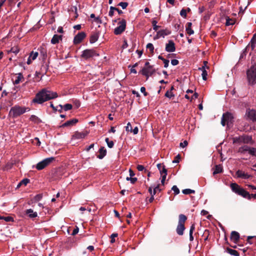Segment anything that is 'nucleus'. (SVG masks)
I'll list each match as a JSON object with an SVG mask.
<instances>
[{
	"label": "nucleus",
	"mask_w": 256,
	"mask_h": 256,
	"mask_svg": "<svg viewBox=\"0 0 256 256\" xmlns=\"http://www.w3.org/2000/svg\"><path fill=\"white\" fill-rule=\"evenodd\" d=\"M29 110L30 109L28 108L20 106H15L10 108L9 112V116L15 118L24 114L26 111Z\"/></svg>",
	"instance_id": "nucleus-2"
},
{
	"label": "nucleus",
	"mask_w": 256,
	"mask_h": 256,
	"mask_svg": "<svg viewBox=\"0 0 256 256\" xmlns=\"http://www.w3.org/2000/svg\"><path fill=\"white\" fill-rule=\"evenodd\" d=\"M233 116L232 114L229 112L224 114L222 118L221 124L223 126L226 124L230 126L232 124Z\"/></svg>",
	"instance_id": "nucleus-8"
},
{
	"label": "nucleus",
	"mask_w": 256,
	"mask_h": 256,
	"mask_svg": "<svg viewBox=\"0 0 256 256\" xmlns=\"http://www.w3.org/2000/svg\"><path fill=\"white\" fill-rule=\"evenodd\" d=\"M118 236V234H112V235H111V240H110V242L112 243H114L115 242V238H116V236Z\"/></svg>",
	"instance_id": "nucleus-51"
},
{
	"label": "nucleus",
	"mask_w": 256,
	"mask_h": 256,
	"mask_svg": "<svg viewBox=\"0 0 256 256\" xmlns=\"http://www.w3.org/2000/svg\"><path fill=\"white\" fill-rule=\"evenodd\" d=\"M107 144L108 148H112L114 146V144L112 141L110 140L108 142Z\"/></svg>",
	"instance_id": "nucleus-58"
},
{
	"label": "nucleus",
	"mask_w": 256,
	"mask_h": 256,
	"mask_svg": "<svg viewBox=\"0 0 256 256\" xmlns=\"http://www.w3.org/2000/svg\"><path fill=\"white\" fill-rule=\"evenodd\" d=\"M86 135L87 134L85 132H77L73 136V138L75 139H82L84 138Z\"/></svg>",
	"instance_id": "nucleus-23"
},
{
	"label": "nucleus",
	"mask_w": 256,
	"mask_h": 256,
	"mask_svg": "<svg viewBox=\"0 0 256 256\" xmlns=\"http://www.w3.org/2000/svg\"><path fill=\"white\" fill-rule=\"evenodd\" d=\"M116 10V8H114L112 6H110V11L108 12V16H110V17H112L114 14V12Z\"/></svg>",
	"instance_id": "nucleus-39"
},
{
	"label": "nucleus",
	"mask_w": 256,
	"mask_h": 256,
	"mask_svg": "<svg viewBox=\"0 0 256 256\" xmlns=\"http://www.w3.org/2000/svg\"><path fill=\"white\" fill-rule=\"evenodd\" d=\"M226 26L232 25L234 24V21L232 19L228 17L226 18Z\"/></svg>",
	"instance_id": "nucleus-41"
},
{
	"label": "nucleus",
	"mask_w": 256,
	"mask_h": 256,
	"mask_svg": "<svg viewBox=\"0 0 256 256\" xmlns=\"http://www.w3.org/2000/svg\"><path fill=\"white\" fill-rule=\"evenodd\" d=\"M195 229V226L194 224H192V226H190V233H193L194 230Z\"/></svg>",
	"instance_id": "nucleus-64"
},
{
	"label": "nucleus",
	"mask_w": 256,
	"mask_h": 256,
	"mask_svg": "<svg viewBox=\"0 0 256 256\" xmlns=\"http://www.w3.org/2000/svg\"><path fill=\"white\" fill-rule=\"evenodd\" d=\"M236 174L238 177L242 178L244 179H248L250 177L249 174L240 170H238L236 172Z\"/></svg>",
	"instance_id": "nucleus-20"
},
{
	"label": "nucleus",
	"mask_w": 256,
	"mask_h": 256,
	"mask_svg": "<svg viewBox=\"0 0 256 256\" xmlns=\"http://www.w3.org/2000/svg\"><path fill=\"white\" fill-rule=\"evenodd\" d=\"M98 34H92L90 38V42L92 44L96 42L98 40Z\"/></svg>",
	"instance_id": "nucleus-31"
},
{
	"label": "nucleus",
	"mask_w": 256,
	"mask_h": 256,
	"mask_svg": "<svg viewBox=\"0 0 256 256\" xmlns=\"http://www.w3.org/2000/svg\"><path fill=\"white\" fill-rule=\"evenodd\" d=\"M118 5L120 6L123 9H124L128 6V4L126 2H120Z\"/></svg>",
	"instance_id": "nucleus-46"
},
{
	"label": "nucleus",
	"mask_w": 256,
	"mask_h": 256,
	"mask_svg": "<svg viewBox=\"0 0 256 256\" xmlns=\"http://www.w3.org/2000/svg\"><path fill=\"white\" fill-rule=\"evenodd\" d=\"M192 24L188 22L186 26V31L189 35H192L194 33V30L192 29Z\"/></svg>",
	"instance_id": "nucleus-26"
},
{
	"label": "nucleus",
	"mask_w": 256,
	"mask_h": 256,
	"mask_svg": "<svg viewBox=\"0 0 256 256\" xmlns=\"http://www.w3.org/2000/svg\"><path fill=\"white\" fill-rule=\"evenodd\" d=\"M247 78L250 84H253L256 82V64L248 70Z\"/></svg>",
	"instance_id": "nucleus-3"
},
{
	"label": "nucleus",
	"mask_w": 256,
	"mask_h": 256,
	"mask_svg": "<svg viewBox=\"0 0 256 256\" xmlns=\"http://www.w3.org/2000/svg\"><path fill=\"white\" fill-rule=\"evenodd\" d=\"M98 54L94 50H84L81 55L84 59H88L94 56H98Z\"/></svg>",
	"instance_id": "nucleus-9"
},
{
	"label": "nucleus",
	"mask_w": 256,
	"mask_h": 256,
	"mask_svg": "<svg viewBox=\"0 0 256 256\" xmlns=\"http://www.w3.org/2000/svg\"><path fill=\"white\" fill-rule=\"evenodd\" d=\"M0 220H4L6 222H12L14 220L13 218L11 216H2L0 215Z\"/></svg>",
	"instance_id": "nucleus-33"
},
{
	"label": "nucleus",
	"mask_w": 256,
	"mask_h": 256,
	"mask_svg": "<svg viewBox=\"0 0 256 256\" xmlns=\"http://www.w3.org/2000/svg\"><path fill=\"white\" fill-rule=\"evenodd\" d=\"M156 24H157V22L156 20H153L152 22L153 29L156 31L158 30V28L159 27V26L156 25Z\"/></svg>",
	"instance_id": "nucleus-48"
},
{
	"label": "nucleus",
	"mask_w": 256,
	"mask_h": 256,
	"mask_svg": "<svg viewBox=\"0 0 256 256\" xmlns=\"http://www.w3.org/2000/svg\"><path fill=\"white\" fill-rule=\"evenodd\" d=\"M228 252L232 256H240L238 252L234 250L228 248Z\"/></svg>",
	"instance_id": "nucleus-32"
},
{
	"label": "nucleus",
	"mask_w": 256,
	"mask_h": 256,
	"mask_svg": "<svg viewBox=\"0 0 256 256\" xmlns=\"http://www.w3.org/2000/svg\"><path fill=\"white\" fill-rule=\"evenodd\" d=\"M170 34V31L168 29H165L159 30L157 32L156 36L158 38L162 37L168 36Z\"/></svg>",
	"instance_id": "nucleus-13"
},
{
	"label": "nucleus",
	"mask_w": 256,
	"mask_h": 256,
	"mask_svg": "<svg viewBox=\"0 0 256 256\" xmlns=\"http://www.w3.org/2000/svg\"><path fill=\"white\" fill-rule=\"evenodd\" d=\"M25 213L30 218H35L38 216L37 212H34V210L31 208L26 210Z\"/></svg>",
	"instance_id": "nucleus-18"
},
{
	"label": "nucleus",
	"mask_w": 256,
	"mask_h": 256,
	"mask_svg": "<svg viewBox=\"0 0 256 256\" xmlns=\"http://www.w3.org/2000/svg\"><path fill=\"white\" fill-rule=\"evenodd\" d=\"M30 120L34 122H37L39 120L38 117H37L36 116L34 115H32L30 116Z\"/></svg>",
	"instance_id": "nucleus-43"
},
{
	"label": "nucleus",
	"mask_w": 256,
	"mask_h": 256,
	"mask_svg": "<svg viewBox=\"0 0 256 256\" xmlns=\"http://www.w3.org/2000/svg\"><path fill=\"white\" fill-rule=\"evenodd\" d=\"M165 96L169 98H170L174 96V94L171 90H168L165 94Z\"/></svg>",
	"instance_id": "nucleus-38"
},
{
	"label": "nucleus",
	"mask_w": 256,
	"mask_h": 256,
	"mask_svg": "<svg viewBox=\"0 0 256 256\" xmlns=\"http://www.w3.org/2000/svg\"><path fill=\"white\" fill-rule=\"evenodd\" d=\"M54 160V157L46 158L42 161L39 162L36 166V168L38 170H42L49 165Z\"/></svg>",
	"instance_id": "nucleus-7"
},
{
	"label": "nucleus",
	"mask_w": 256,
	"mask_h": 256,
	"mask_svg": "<svg viewBox=\"0 0 256 256\" xmlns=\"http://www.w3.org/2000/svg\"><path fill=\"white\" fill-rule=\"evenodd\" d=\"M230 238L234 242H237L240 238L239 234L236 231L232 232L231 233Z\"/></svg>",
	"instance_id": "nucleus-19"
},
{
	"label": "nucleus",
	"mask_w": 256,
	"mask_h": 256,
	"mask_svg": "<svg viewBox=\"0 0 256 256\" xmlns=\"http://www.w3.org/2000/svg\"><path fill=\"white\" fill-rule=\"evenodd\" d=\"M38 52H32L30 55V58H32V60H34L36 59V58L38 57Z\"/></svg>",
	"instance_id": "nucleus-37"
},
{
	"label": "nucleus",
	"mask_w": 256,
	"mask_h": 256,
	"mask_svg": "<svg viewBox=\"0 0 256 256\" xmlns=\"http://www.w3.org/2000/svg\"><path fill=\"white\" fill-rule=\"evenodd\" d=\"M238 194L248 200L252 198L251 195L242 188H241Z\"/></svg>",
	"instance_id": "nucleus-14"
},
{
	"label": "nucleus",
	"mask_w": 256,
	"mask_h": 256,
	"mask_svg": "<svg viewBox=\"0 0 256 256\" xmlns=\"http://www.w3.org/2000/svg\"><path fill=\"white\" fill-rule=\"evenodd\" d=\"M86 34L84 32H80L78 33L74 38V44H78L85 38Z\"/></svg>",
	"instance_id": "nucleus-10"
},
{
	"label": "nucleus",
	"mask_w": 256,
	"mask_h": 256,
	"mask_svg": "<svg viewBox=\"0 0 256 256\" xmlns=\"http://www.w3.org/2000/svg\"><path fill=\"white\" fill-rule=\"evenodd\" d=\"M242 142L244 144H252L254 141L252 138V136L248 135H242Z\"/></svg>",
	"instance_id": "nucleus-15"
},
{
	"label": "nucleus",
	"mask_w": 256,
	"mask_h": 256,
	"mask_svg": "<svg viewBox=\"0 0 256 256\" xmlns=\"http://www.w3.org/2000/svg\"><path fill=\"white\" fill-rule=\"evenodd\" d=\"M180 158V155H178V156H176V160H174L172 161V162H173V163H178V162H179V160H178V159Z\"/></svg>",
	"instance_id": "nucleus-63"
},
{
	"label": "nucleus",
	"mask_w": 256,
	"mask_h": 256,
	"mask_svg": "<svg viewBox=\"0 0 256 256\" xmlns=\"http://www.w3.org/2000/svg\"><path fill=\"white\" fill-rule=\"evenodd\" d=\"M194 192H195L194 190H192L191 189H188V188L184 189V190H182V193L185 194H194Z\"/></svg>",
	"instance_id": "nucleus-35"
},
{
	"label": "nucleus",
	"mask_w": 256,
	"mask_h": 256,
	"mask_svg": "<svg viewBox=\"0 0 256 256\" xmlns=\"http://www.w3.org/2000/svg\"><path fill=\"white\" fill-rule=\"evenodd\" d=\"M62 36L54 34L51 40V43L52 44H56L62 40Z\"/></svg>",
	"instance_id": "nucleus-22"
},
{
	"label": "nucleus",
	"mask_w": 256,
	"mask_h": 256,
	"mask_svg": "<svg viewBox=\"0 0 256 256\" xmlns=\"http://www.w3.org/2000/svg\"><path fill=\"white\" fill-rule=\"evenodd\" d=\"M126 20L122 19L118 22V26L114 29V32L116 35H119L122 33L126 28Z\"/></svg>",
	"instance_id": "nucleus-6"
},
{
	"label": "nucleus",
	"mask_w": 256,
	"mask_h": 256,
	"mask_svg": "<svg viewBox=\"0 0 256 256\" xmlns=\"http://www.w3.org/2000/svg\"><path fill=\"white\" fill-rule=\"evenodd\" d=\"M198 93L195 92L191 97L190 101L194 98H198Z\"/></svg>",
	"instance_id": "nucleus-62"
},
{
	"label": "nucleus",
	"mask_w": 256,
	"mask_h": 256,
	"mask_svg": "<svg viewBox=\"0 0 256 256\" xmlns=\"http://www.w3.org/2000/svg\"><path fill=\"white\" fill-rule=\"evenodd\" d=\"M100 154L98 158L100 159H102L106 154V151L104 147L101 148L99 150Z\"/></svg>",
	"instance_id": "nucleus-27"
},
{
	"label": "nucleus",
	"mask_w": 256,
	"mask_h": 256,
	"mask_svg": "<svg viewBox=\"0 0 256 256\" xmlns=\"http://www.w3.org/2000/svg\"><path fill=\"white\" fill-rule=\"evenodd\" d=\"M160 174L162 176L161 182L162 184L164 185L167 175V170L164 168H163L162 171L160 172Z\"/></svg>",
	"instance_id": "nucleus-24"
},
{
	"label": "nucleus",
	"mask_w": 256,
	"mask_h": 256,
	"mask_svg": "<svg viewBox=\"0 0 256 256\" xmlns=\"http://www.w3.org/2000/svg\"><path fill=\"white\" fill-rule=\"evenodd\" d=\"M23 78V76L22 74L19 73L16 77V80L14 82V84H18L20 83L22 79Z\"/></svg>",
	"instance_id": "nucleus-29"
},
{
	"label": "nucleus",
	"mask_w": 256,
	"mask_h": 256,
	"mask_svg": "<svg viewBox=\"0 0 256 256\" xmlns=\"http://www.w3.org/2000/svg\"><path fill=\"white\" fill-rule=\"evenodd\" d=\"M206 64H207V62H204V66H202V68H198L199 70H200L202 71V79L204 80H206V76L208 75V73H207V72L206 70V68L205 67L206 66Z\"/></svg>",
	"instance_id": "nucleus-17"
},
{
	"label": "nucleus",
	"mask_w": 256,
	"mask_h": 256,
	"mask_svg": "<svg viewBox=\"0 0 256 256\" xmlns=\"http://www.w3.org/2000/svg\"><path fill=\"white\" fill-rule=\"evenodd\" d=\"M176 50L175 44L174 42L172 40L168 41V42L166 44V50L168 52H174Z\"/></svg>",
	"instance_id": "nucleus-12"
},
{
	"label": "nucleus",
	"mask_w": 256,
	"mask_h": 256,
	"mask_svg": "<svg viewBox=\"0 0 256 256\" xmlns=\"http://www.w3.org/2000/svg\"><path fill=\"white\" fill-rule=\"evenodd\" d=\"M172 190L174 192L175 194H178L180 193V190L176 186H174L172 187Z\"/></svg>",
	"instance_id": "nucleus-44"
},
{
	"label": "nucleus",
	"mask_w": 256,
	"mask_h": 256,
	"mask_svg": "<svg viewBox=\"0 0 256 256\" xmlns=\"http://www.w3.org/2000/svg\"><path fill=\"white\" fill-rule=\"evenodd\" d=\"M78 122L77 119H72L70 120H68L64 122L62 126V127H66V126H74V124H76Z\"/></svg>",
	"instance_id": "nucleus-21"
},
{
	"label": "nucleus",
	"mask_w": 256,
	"mask_h": 256,
	"mask_svg": "<svg viewBox=\"0 0 256 256\" xmlns=\"http://www.w3.org/2000/svg\"><path fill=\"white\" fill-rule=\"evenodd\" d=\"M164 64V68H168L169 64V60L166 59H164L163 60Z\"/></svg>",
	"instance_id": "nucleus-54"
},
{
	"label": "nucleus",
	"mask_w": 256,
	"mask_h": 256,
	"mask_svg": "<svg viewBox=\"0 0 256 256\" xmlns=\"http://www.w3.org/2000/svg\"><path fill=\"white\" fill-rule=\"evenodd\" d=\"M233 143L241 144L242 142V136L235 137L233 138Z\"/></svg>",
	"instance_id": "nucleus-28"
},
{
	"label": "nucleus",
	"mask_w": 256,
	"mask_h": 256,
	"mask_svg": "<svg viewBox=\"0 0 256 256\" xmlns=\"http://www.w3.org/2000/svg\"><path fill=\"white\" fill-rule=\"evenodd\" d=\"M186 220V216L182 214H180L179 216L178 224L176 228V232L179 235H182L185 229L184 222Z\"/></svg>",
	"instance_id": "nucleus-4"
},
{
	"label": "nucleus",
	"mask_w": 256,
	"mask_h": 256,
	"mask_svg": "<svg viewBox=\"0 0 256 256\" xmlns=\"http://www.w3.org/2000/svg\"><path fill=\"white\" fill-rule=\"evenodd\" d=\"M250 149V147L246 145H244L238 148V152L241 154H245L247 152L249 154Z\"/></svg>",
	"instance_id": "nucleus-16"
},
{
	"label": "nucleus",
	"mask_w": 256,
	"mask_h": 256,
	"mask_svg": "<svg viewBox=\"0 0 256 256\" xmlns=\"http://www.w3.org/2000/svg\"><path fill=\"white\" fill-rule=\"evenodd\" d=\"M134 134H136L138 132V128L137 126L135 127L133 130L132 129V132Z\"/></svg>",
	"instance_id": "nucleus-57"
},
{
	"label": "nucleus",
	"mask_w": 256,
	"mask_h": 256,
	"mask_svg": "<svg viewBox=\"0 0 256 256\" xmlns=\"http://www.w3.org/2000/svg\"><path fill=\"white\" fill-rule=\"evenodd\" d=\"M222 168L220 165H217L216 166L215 170L213 172L214 174H216L222 172Z\"/></svg>",
	"instance_id": "nucleus-30"
},
{
	"label": "nucleus",
	"mask_w": 256,
	"mask_h": 256,
	"mask_svg": "<svg viewBox=\"0 0 256 256\" xmlns=\"http://www.w3.org/2000/svg\"><path fill=\"white\" fill-rule=\"evenodd\" d=\"M160 189L159 188V184L155 186L154 188L153 192H154V194L157 191H160Z\"/></svg>",
	"instance_id": "nucleus-56"
},
{
	"label": "nucleus",
	"mask_w": 256,
	"mask_h": 256,
	"mask_svg": "<svg viewBox=\"0 0 256 256\" xmlns=\"http://www.w3.org/2000/svg\"><path fill=\"white\" fill-rule=\"evenodd\" d=\"M144 168L142 165H138L137 169L138 171H142L144 170Z\"/></svg>",
	"instance_id": "nucleus-60"
},
{
	"label": "nucleus",
	"mask_w": 256,
	"mask_h": 256,
	"mask_svg": "<svg viewBox=\"0 0 256 256\" xmlns=\"http://www.w3.org/2000/svg\"><path fill=\"white\" fill-rule=\"evenodd\" d=\"M30 182V180L28 178H24L22 180L20 184H18V186H20V185L26 186Z\"/></svg>",
	"instance_id": "nucleus-36"
},
{
	"label": "nucleus",
	"mask_w": 256,
	"mask_h": 256,
	"mask_svg": "<svg viewBox=\"0 0 256 256\" xmlns=\"http://www.w3.org/2000/svg\"><path fill=\"white\" fill-rule=\"evenodd\" d=\"M72 105L71 104H67L64 106L63 108L64 110H68L72 108Z\"/></svg>",
	"instance_id": "nucleus-42"
},
{
	"label": "nucleus",
	"mask_w": 256,
	"mask_h": 256,
	"mask_svg": "<svg viewBox=\"0 0 256 256\" xmlns=\"http://www.w3.org/2000/svg\"><path fill=\"white\" fill-rule=\"evenodd\" d=\"M180 14L184 18H186V10L182 9L180 12Z\"/></svg>",
	"instance_id": "nucleus-50"
},
{
	"label": "nucleus",
	"mask_w": 256,
	"mask_h": 256,
	"mask_svg": "<svg viewBox=\"0 0 256 256\" xmlns=\"http://www.w3.org/2000/svg\"><path fill=\"white\" fill-rule=\"evenodd\" d=\"M126 132H132V126H131V124H130V122H128V123L127 126L126 127Z\"/></svg>",
	"instance_id": "nucleus-47"
},
{
	"label": "nucleus",
	"mask_w": 256,
	"mask_h": 256,
	"mask_svg": "<svg viewBox=\"0 0 256 256\" xmlns=\"http://www.w3.org/2000/svg\"><path fill=\"white\" fill-rule=\"evenodd\" d=\"M188 142L186 140H184L183 142H180V146L182 148H184L188 146Z\"/></svg>",
	"instance_id": "nucleus-52"
},
{
	"label": "nucleus",
	"mask_w": 256,
	"mask_h": 256,
	"mask_svg": "<svg viewBox=\"0 0 256 256\" xmlns=\"http://www.w3.org/2000/svg\"><path fill=\"white\" fill-rule=\"evenodd\" d=\"M140 92L144 93V95L146 96L147 95V93L146 92V88L142 86L140 88Z\"/></svg>",
	"instance_id": "nucleus-61"
},
{
	"label": "nucleus",
	"mask_w": 256,
	"mask_h": 256,
	"mask_svg": "<svg viewBox=\"0 0 256 256\" xmlns=\"http://www.w3.org/2000/svg\"><path fill=\"white\" fill-rule=\"evenodd\" d=\"M249 154L252 156H256V148H254L250 147Z\"/></svg>",
	"instance_id": "nucleus-40"
},
{
	"label": "nucleus",
	"mask_w": 256,
	"mask_h": 256,
	"mask_svg": "<svg viewBox=\"0 0 256 256\" xmlns=\"http://www.w3.org/2000/svg\"><path fill=\"white\" fill-rule=\"evenodd\" d=\"M246 116L254 122H256V111L253 109L246 110Z\"/></svg>",
	"instance_id": "nucleus-11"
},
{
	"label": "nucleus",
	"mask_w": 256,
	"mask_h": 256,
	"mask_svg": "<svg viewBox=\"0 0 256 256\" xmlns=\"http://www.w3.org/2000/svg\"><path fill=\"white\" fill-rule=\"evenodd\" d=\"M57 96L58 94L56 92L46 89H42L36 94L32 101L34 102L41 104L44 102L53 99Z\"/></svg>",
	"instance_id": "nucleus-1"
},
{
	"label": "nucleus",
	"mask_w": 256,
	"mask_h": 256,
	"mask_svg": "<svg viewBox=\"0 0 256 256\" xmlns=\"http://www.w3.org/2000/svg\"><path fill=\"white\" fill-rule=\"evenodd\" d=\"M146 48L150 50V53L152 54L154 51V46L151 43H148L146 45Z\"/></svg>",
	"instance_id": "nucleus-34"
},
{
	"label": "nucleus",
	"mask_w": 256,
	"mask_h": 256,
	"mask_svg": "<svg viewBox=\"0 0 256 256\" xmlns=\"http://www.w3.org/2000/svg\"><path fill=\"white\" fill-rule=\"evenodd\" d=\"M178 60L176 59H174L171 60V64L173 66H176L178 64Z\"/></svg>",
	"instance_id": "nucleus-53"
},
{
	"label": "nucleus",
	"mask_w": 256,
	"mask_h": 256,
	"mask_svg": "<svg viewBox=\"0 0 256 256\" xmlns=\"http://www.w3.org/2000/svg\"><path fill=\"white\" fill-rule=\"evenodd\" d=\"M230 188L232 190L237 194L241 188V187H240L238 184L236 183L231 184Z\"/></svg>",
	"instance_id": "nucleus-25"
},
{
	"label": "nucleus",
	"mask_w": 256,
	"mask_h": 256,
	"mask_svg": "<svg viewBox=\"0 0 256 256\" xmlns=\"http://www.w3.org/2000/svg\"><path fill=\"white\" fill-rule=\"evenodd\" d=\"M155 72L153 66H150L148 62H146L142 70V74L146 76L147 79Z\"/></svg>",
	"instance_id": "nucleus-5"
},
{
	"label": "nucleus",
	"mask_w": 256,
	"mask_h": 256,
	"mask_svg": "<svg viewBox=\"0 0 256 256\" xmlns=\"http://www.w3.org/2000/svg\"><path fill=\"white\" fill-rule=\"evenodd\" d=\"M10 51L16 54L19 52V49L18 47H13L10 49Z\"/></svg>",
	"instance_id": "nucleus-49"
},
{
	"label": "nucleus",
	"mask_w": 256,
	"mask_h": 256,
	"mask_svg": "<svg viewBox=\"0 0 256 256\" xmlns=\"http://www.w3.org/2000/svg\"><path fill=\"white\" fill-rule=\"evenodd\" d=\"M78 232V227H76V228H75L74 230H73V232H72V236H74L76 235V234H77Z\"/></svg>",
	"instance_id": "nucleus-59"
},
{
	"label": "nucleus",
	"mask_w": 256,
	"mask_h": 256,
	"mask_svg": "<svg viewBox=\"0 0 256 256\" xmlns=\"http://www.w3.org/2000/svg\"><path fill=\"white\" fill-rule=\"evenodd\" d=\"M42 198V196L40 194H37L34 196V200L36 201H38V200H40Z\"/></svg>",
	"instance_id": "nucleus-55"
},
{
	"label": "nucleus",
	"mask_w": 256,
	"mask_h": 256,
	"mask_svg": "<svg viewBox=\"0 0 256 256\" xmlns=\"http://www.w3.org/2000/svg\"><path fill=\"white\" fill-rule=\"evenodd\" d=\"M126 180H130L132 184H134L137 180V178H132L131 176L127 177Z\"/></svg>",
	"instance_id": "nucleus-45"
}]
</instances>
